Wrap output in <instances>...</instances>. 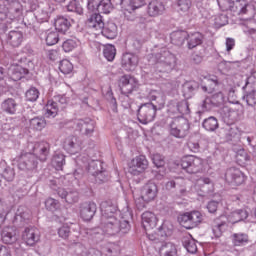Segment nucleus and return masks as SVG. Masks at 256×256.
Returning <instances> with one entry per match:
<instances>
[{
  "instance_id": "obj_1",
  "label": "nucleus",
  "mask_w": 256,
  "mask_h": 256,
  "mask_svg": "<svg viewBox=\"0 0 256 256\" xmlns=\"http://www.w3.org/2000/svg\"><path fill=\"white\" fill-rule=\"evenodd\" d=\"M32 147V153H25L16 157L20 171H34V169H37V157L40 161H47L50 149L48 142H38L32 145Z\"/></svg>"
},
{
  "instance_id": "obj_2",
  "label": "nucleus",
  "mask_w": 256,
  "mask_h": 256,
  "mask_svg": "<svg viewBox=\"0 0 256 256\" xmlns=\"http://www.w3.org/2000/svg\"><path fill=\"white\" fill-rule=\"evenodd\" d=\"M102 217L100 227L103 233L115 235L121 231V222L117 219V208L102 202L100 205Z\"/></svg>"
},
{
  "instance_id": "obj_3",
  "label": "nucleus",
  "mask_w": 256,
  "mask_h": 256,
  "mask_svg": "<svg viewBox=\"0 0 256 256\" xmlns=\"http://www.w3.org/2000/svg\"><path fill=\"white\" fill-rule=\"evenodd\" d=\"M22 8L18 0L0 1V21H5L7 25L21 17Z\"/></svg>"
},
{
  "instance_id": "obj_4",
  "label": "nucleus",
  "mask_w": 256,
  "mask_h": 256,
  "mask_svg": "<svg viewBox=\"0 0 256 256\" xmlns=\"http://www.w3.org/2000/svg\"><path fill=\"white\" fill-rule=\"evenodd\" d=\"M158 189L157 184L153 182H149L146 185L143 186L141 190L140 196H135L134 201L136 204V207L138 209H145V205L147 203H151V201H155V198L157 197Z\"/></svg>"
},
{
  "instance_id": "obj_5",
  "label": "nucleus",
  "mask_w": 256,
  "mask_h": 256,
  "mask_svg": "<svg viewBox=\"0 0 256 256\" xmlns=\"http://www.w3.org/2000/svg\"><path fill=\"white\" fill-rule=\"evenodd\" d=\"M180 165L186 173L193 175L205 171V160L193 155L183 156Z\"/></svg>"
},
{
  "instance_id": "obj_6",
  "label": "nucleus",
  "mask_w": 256,
  "mask_h": 256,
  "mask_svg": "<svg viewBox=\"0 0 256 256\" xmlns=\"http://www.w3.org/2000/svg\"><path fill=\"white\" fill-rule=\"evenodd\" d=\"M169 128L173 137L183 139L189 133V121L183 116L174 117Z\"/></svg>"
},
{
  "instance_id": "obj_7",
  "label": "nucleus",
  "mask_w": 256,
  "mask_h": 256,
  "mask_svg": "<svg viewBox=\"0 0 256 256\" xmlns=\"http://www.w3.org/2000/svg\"><path fill=\"white\" fill-rule=\"evenodd\" d=\"M147 169H149V160H147L146 155L135 156L128 162V173L135 177L143 175Z\"/></svg>"
},
{
  "instance_id": "obj_8",
  "label": "nucleus",
  "mask_w": 256,
  "mask_h": 256,
  "mask_svg": "<svg viewBox=\"0 0 256 256\" xmlns=\"http://www.w3.org/2000/svg\"><path fill=\"white\" fill-rule=\"evenodd\" d=\"M203 221V214L201 212L194 210L191 212H185L178 216V222L185 229H193L197 227Z\"/></svg>"
},
{
  "instance_id": "obj_9",
  "label": "nucleus",
  "mask_w": 256,
  "mask_h": 256,
  "mask_svg": "<svg viewBox=\"0 0 256 256\" xmlns=\"http://www.w3.org/2000/svg\"><path fill=\"white\" fill-rule=\"evenodd\" d=\"M156 115L157 110L155 108V104L152 102L144 103L138 109V121L143 125H147V123L154 121Z\"/></svg>"
},
{
  "instance_id": "obj_10",
  "label": "nucleus",
  "mask_w": 256,
  "mask_h": 256,
  "mask_svg": "<svg viewBox=\"0 0 256 256\" xmlns=\"http://www.w3.org/2000/svg\"><path fill=\"white\" fill-rule=\"evenodd\" d=\"M138 85L139 82L137 79L131 75H123L118 81V87L123 95H130V93H133L137 89Z\"/></svg>"
},
{
  "instance_id": "obj_11",
  "label": "nucleus",
  "mask_w": 256,
  "mask_h": 256,
  "mask_svg": "<svg viewBox=\"0 0 256 256\" xmlns=\"http://www.w3.org/2000/svg\"><path fill=\"white\" fill-rule=\"evenodd\" d=\"M22 240L29 247H34L39 241H41V232L39 228L30 226L24 229L22 233Z\"/></svg>"
},
{
  "instance_id": "obj_12",
  "label": "nucleus",
  "mask_w": 256,
  "mask_h": 256,
  "mask_svg": "<svg viewBox=\"0 0 256 256\" xmlns=\"http://www.w3.org/2000/svg\"><path fill=\"white\" fill-rule=\"evenodd\" d=\"M62 147L70 155H77L83 149V142L76 136H69L64 139Z\"/></svg>"
},
{
  "instance_id": "obj_13",
  "label": "nucleus",
  "mask_w": 256,
  "mask_h": 256,
  "mask_svg": "<svg viewBox=\"0 0 256 256\" xmlns=\"http://www.w3.org/2000/svg\"><path fill=\"white\" fill-rule=\"evenodd\" d=\"M70 127L72 129H75V131H83L85 130V135L88 137H91L93 135V132L95 131V122L93 120L87 119L85 120H75L70 122Z\"/></svg>"
},
{
  "instance_id": "obj_14",
  "label": "nucleus",
  "mask_w": 256,
  "mask_h": 256,
  "mask_svg": "<svg viewBox=\"0 0 256 256\" xmlns=\"http://www.w3.org/2000/svg\"><path fill=\"white\" fill-rule=\"evenodd\" d=\"M225 180L230 185H243L245 183V174L237 168H229L225 173Z\"/></svg>"
},
{
  "instance_id": "obj_15",
  "label": "nucleus",
  "mask_w": 256,
  "mask_h": 256,
  "mask_svg": "<svg viewBox=\"0 0 256 256\" xmlns=\"http://www.w3.org/2000/svg\"><path fill=\"white\" fill-rule=\"evenodd\" d=\"M97 213V204L95 202H84L80 206V217L83 221H91Z\"/></svg>"
},
{
  "instance_id": "obj_16",
  "label": "nucleus",
  "mask_w": 256,
  "mask_h": 256,
  "mask_svg": "<svg viewBox=\"0 0 256 256\" xmlns=\"http://www.w3.org/2000/svg\"><path fill=\"white\" fill-rule=\"evenodd\" d=\"M2 243L6 245H13V243H17L19 240V232L15 229V227H5L1 232Z\"/></svg>"
},
{
  "instance_id": "obj_17",
  "label": "nucleus",
  "mask_w": 256,
  "mask_h": 256,
  "mask_svg": "<svg viewBox=\"0 0 256 256\" xmlns=\"http://www.w3.org/2000/svg\"><path fill=\"white\" fill-rule=\"evenodd\" d=\"M232 9L238 15H247L249 13L255 15V7L249 4L247 0H236Z\"/></svg>"
},
{
  "instance_id": "obj_18",
  "label": "nucleus",
  "mask_w": 256,
  "mask_h": 256,
  "mask_svg": "<svg viewBox=\"0 0 256 256\" xmlns=\"http://www.w3.org/2000/svg\"><path fill=\"white\" fill-rule=\"evenodd\" d=\"M157 223H159V218L155 213L146 211L142 214V226L145 231H151L157 227Z\"/></svg>"
},
{
  "instance_id": "obj_19",
  "label": "nucleus",
  "mask_w": 256,
  "mask_h": 256,
  "mask_svg": "<svg viewBox=\"0 0 256 256\" xmlns=\"http://www.w3.org/2000/svg\"><path fill=\"white\" fill-rule=\"evenodd\" d=\"M27 73H29V70L19 64H12L8 71V75L12 81H21Z\"/></svg>"
},
{
  "instance_id": "obj_20",
  "label": "nucleus",
  "mask_w": 256,
  "mask_h": 256,
  "mask_svg": "<svg viewBox=\"0 0 256 256\" xmlns=\"http://www.w3.org/2000/svg\"><path fill=\"white\" fill-rule=\"evenodd\" d=\"M148 99L156 102V104H154L156 111H161V109L165 108L166 97L162 91L151 90L148 94Z\"/></svg>"
},
{
  "instance_id": "obj_21",
  "label": "nucleus",
  "mask_w": 256,
  "mask_h": 256,
  "mask_svg": "<svg viewBox=\"0 0 256 256\" xmlns=\"http://www.w3.org/2000/svg\"><path fill=\"white\" fill-rule=\"evenodd\" d=\"M139 64V58L132 53H125L122 56V67L126 71H133Z\"/></svg>"
},
{
  "instance_id": "obj_22",
  "label": "nucleus",
  "mask_w": 256,
  "mask_h": 256,
  "mask_svg": "<svg viewBox=\"0 0 256 256\" xmlns=\"http://www.w3.org/2000/svg\"><path fill=\"white\" fill-rule=\"evenodd\" d=\"M57 194L64 199L66 203L69 205H73V203H77L79 201V192L77 191H67L63 188H58Z\"/></svg>"
},
{
  "instance_id": "obj_23",
  "label": "nucleus",
  "mask_w": 256,
  "mask_h": 256,
  "mask_svg": "<svg viewBox=\"0 0 256 256\" xmlns=\"http://www.w3.org/2000/svg\"><path fill=\"white\" fill-rule=\"evenodd\" d=\"M156 63H165V65H173L175 63V55L170 53L167 48H163L160 53L155 54Z\"/></svg>"
},
{
  "instance_id": "obj_24",
  "label": "nucleus",
  "mask_w": 256,
  "mask_h": 256,
  "mask_svg": "<svg viewBox=\"0 0 256 256\" xmlns=\"http://www.w3.org/2000/svg\"><path fill=\"white\" fill-rule=\"evenodd\" d=\"M147 13L150 17H159L165 13V5L162 2L154 0L148 4Z\"/></svg>"
},
{
  "instance_id": "obj_25",
  "label": "nucleus",
  "mask_w": 256,
  "mask_h": 256,
  "mask_svg": "<svg viewBox=\"0 0 256 256\" xmlns=\"http://www.w3.org/2000/svg\"><path fill=\"white\" fill-rule=\"evenodd\" d=\"M88 27H90V29H94L95 31H101L103 29V27H105V22H103V16H101V14H92L88 21Z\"/></svg>"
},
{
  "instance_id": "obj_26",
  "label": "nucleus",
  "mask_w": 256,
  "mask_h": 256,
  "mask_svg": "<svg viewBox=\"0 0 256 256\" xmlns=\"http://www.w3.org/2000/svg\"><path fill=\"white\" fill-rule=\"evenodd\" d=\"M121 5L124 15H127V13L136 11V9H141V7H145V0H130L128 5H125V2H122Z\"/></svg>"
},
{
  "instance_id": "obj_27",
  "label": "nucleus",
  "mask_w": 256,
  "mask_h": 256,
  "mask_svg": "<svg viewBox=\"0 0 256 256\" xmlns=\"http://www.w3.org/2000/svg\"><path fill=\"white\" fill-rule=\"evenodd\" d=\"M18 104L13 98H8L4 100L1 104V109L7 115H15L17 113Z\"/></svg>"
},
{
  "instance_id": "obj_28",
  "label": "nucleus",
  "mask_w": 256,
  "mask_h": 256,
  "mask_svg": "<svg viewBox=\"0 0 256 256\" xmlns=\"http://www.w3.org/2000/svg\"><path fill=\"white\" fill-rule=\"evenodd\" d=\"M247 217H249V213H247V210L240 209L228 215L227 221L228 223L235 224V223H239V221H245Z\"/></svg>"
},
{
  "instance_id": "obj_29",
  "label": "nucleus",
  "mask_w": 256,
  "mask_h": 256,
  "mask_svg": "<svg viewBox=\"0 0 256 256\" xmlns=\"http://www.w3.org/2000/svg\"><path fill=\"white\" fill-rule=\"evenodd\" d=\"M47 127V120L43 117H34L29 120V129L32 131H43Z\"/></svg>"
},
{
  "instance_id": "obj_30",
  "label": "nucleus",
  "mask_w": 256,
  "mask_h": 256,
  "mask_svg": "<svg viewBox=\"0 0 256 256\" xmlns=\"http://www.w3.org/2000/svg\"><path fill=\"white\" fill-rule=\"evenodd\" d=\"M54 26L59 33H67L69 27H71V23L67 18L60 16L55 19Z\"/></svg>"
},
{
  "instance_id": "obj_31",
  "label": "nucleus",
  "mask_w": 256,
  "mask_h": 256,
  "mask_svg": "<svg viewBox=\"0 0 256 256\" xmlns=\"http://www.w3.org/2000/svg\"><path fill=\"white\" fill-rule=\"evenodd\" d=\"M234 247H243L249 243V235L245 233H234L231 236Z\"/></svg>"
},
{
  "instance_id": "obj_32",
  "label": "nucleus",
  "mask_w": 256,
  "mask_h": 256,
  "mask_svg": "<svg viewBox=\"0 0 256 256\" xmlns=\"http://www.w3.org/2000/svg\"><path fill=\"white\" fill-rule=\"evenodd\" d=\"M188 39V49H195L198 45L203 43V34L199 32H194L187 35Z\"/></svg>"
},
{
  "instance_id": "obj_33",
  "label": "nucleus",
  "mask_w": 256,
  "mask_h": 256,
  "mask_svg": "<svg viewBox=\"0 0 256 256\" xmlns=\"http://www.w3.org/2000/svg\"><path fill=\"white\" fill-rule=\"evenodd\" d=\"M100 33L106 37V39H115V37H117V25L113 22H109L106 27L100 30Z\"/></svg>"
},
{
  "instance_id": "obj_34",
  "label": "nucleus",
  "mask_w": 256,
  "mask_h": 256,
  "mask_svg": "<svg viewBox=\"0 0 256 256\" xmlns=\"http://www.w3.org/2000/svg\"><path fill=\"white\" fill-rule=\"evenodd\" d=\"M8 41L12 47H19L23 43V32L21 31H10L8 34Z\"/></svg>"
},
{
  "instance_id": "obj_35",
  "label": "nucleus",
  "mask_w": 256,
  "mask_h": 256,
  "mask_svg": "<svg viewBox=\"0 0 256 256\" xmlns=\"http://www.w3.org/2000/svg\"><path fill=\"white\" fill-rule=\"evenodd\" d=\"M44 111L45 117H57V113L59 112L57 102L53 100H48L46 106L44 107Z\"/></svg>"
},
{
  "instance_id": "obj_36",
  "label": "nucleus",
  "mask_w": 256,
  "mask_h": 256,
  "mask_svg": "<svg viewBox=\"0 0 256 256\" xmlns=\"http://www.w3.org/2000/svg\"><path fill=\"white\" fill-rule=\"evenodd\" d=\"M160 255L162 256H175L177 255V247L171 242H165L160 247Z\"/></svg>"
},
{
  "instance_id": "obj_37",
  "label": "nucleus",
  "mask_w": 256,
  "mask_h": 256,
  "mask_svg": "<svg viewBox=\"0 0 256 256\" xmlns=\"http://www.w3.org/2000/svg\"><path fill=\"white\" fill-rule=\"evenodd\" d=\"M202 127H204L206 131H216V129H219V121H217V118L210 116L203 121Z\"/></svg>"
},
{
  "instance_id": "obj_38",
  "label": "nucleus",
  "mask_w": 256,
  "mask_h": 256,
  "mask_svg": "<svg viewBox=\"0 0 256 256\" xmlns=\"http://www.w3.org/2000/svg\"><path fill=\"white\" fill-rule=\"evenodd\" d=\"M52 165L56 171H63L65 165V156L61 152H56L52 158Z\"/></svg>"
},
{
  "instance_id": "obj_39",
  "label": "nucleus",
  "mask_w": 256,
  "mask_h": 256,
  "mask_svg": "<svg viewBox=\"0 0 256 256\" xmlns=\"http://www.w3.org/2000/svg\"><path fill=\"white\" fill-rule=\"evenodd\" d=\"M81 45V42L77 38H71L66 41H64L62 45V49L65 51V53H71L73 49H77Z\"/></svg>"
},
{
  "instance_id": "obj_40",
  "label": "nucleus",
  "mask_w": 256,
  "mask_h": 256,
  "mask_svg": "<svg viewBox=\"0 0 256 256\" xmlns=\"http://www.w3.org/2000/svg\"><path fill=\"white\" fill-rule=\"evenodd\" d=\"M227 229V223L221 222L219 219H216L212 225V233L216 237H221L223 235V231Z\"/></svg>"
},
{
  "instance_id": "obj_41",
  "label": "nucleus",
  "mask_w": 256,
  "mask_h": 256,
  "mask_svg": "<svg viewBox=\"0 0 256 256\" xmlns=\"http://www.w3.org/2000/svg\"><path fill=\"white\" fill-rule=\"evenodd\" d=\"M116 55H117V49H115L113 45L108 44L104 46L103 56L105 57V59H107L110 62L114 61Z\"/></svg>"
},
{
  "instance_id": "obj_42",
  "label": "nucleus",
  "mask_w": 256,
  "mask_h": 256,
  "mask_svg": "<svg viewBox=\"0 0 256 256\" xmlns=\"http://www.w3.org/2000/svg\"><path fill=\"white\" fill-rule=\"evenodd\" d=\"M59 71H61L63 75H71V73H73V63L67 59L61 60Z\"/></svg>"
},
{
  "instance_id": "obj_43",
  "label": "nucleus",
  "mask_w": 256,
  "mask_h": 256,
  "mask_svg": "<svg viewBox=\"0 0 256 256\" xmlns=\"http://www.w3.org/2000/svg\"><path fill=\"white\" fill-rule=\"evenodd\" d=\"M113 10L111 0H101L98 5V13L109 14Z\"/></svg>"
},
{
  "instance_id": "obj_44",
  "label": "nucleus",
  "mask_w": 256,
  "mask_h": 256,
  "mask_svg": "<svg viewBox=\"0 0 256 256\" xmlns=\"http://www.w3.org/2000/svg\"><path fill=\"white\" fill-rule=\"evenodd\" d=\"M167 113L169 117H173L175 119V115L179 117V108H178V101L177 100H171L167 104Z\"/></svg>"
},
{
  "instance_id": "obj_45",
  "label": "nucleus",
  "mask_w": 256,
  "mask_h": 256,
  "mask_svg": "<svg viewBox=\"0 0 256 256\" xmlns=\"http://www.w3.org/2000/svg\"><path fill=\"white\" fill-rule=\"evenodd\" d=\"M66 9L71 13H77L78 15H83V7H81V4L77 0L70 1L66 6Z\"/></svg>"
},
{
  "instance_id": "obj_46",
  "label": "nucleus",
  "mask_w": 256,
  "mask_h": 256,
  "mask_svg": "<svg viewBox=\"0 0 256 256\" xmlns=\"http://www.w3.org/2000/svg\"><path fill=\"white\" fill-rule=\"evenodd\" d=\"M46 45L52 46L57 45L59 43V33L55 31H48L46 33Z\"/></svg>"
},
{
  "instance_id": "obj_47",
  "label": "nucleus",
  "mask_w": 256,
  "mask_h": 256,
  "mask_svg": "<svg viewBox=\"0 0 256 256\" xmlns=\"http://www.w3.org/2000/svg\"><path fill=\"white\" fill-rule=\"evenodd\" d=\"M9 213V206L3 199L0 198V223H5Z\"/></svg>"
},
{
  "instance_id": "obj_48",
  "label": "nucleus",
  "mask_w": 256,
  "mask_h": 256,
  "mask_svg": "<svg viewBox=\"0 0 256 256\" xmlns=\"http://www.w3.org/2000/svg\"><path fill=\"white\" fill-rule=\"evenodd\" d=\"M189 103L186 100L178 102V116L183 117V115H189Z\"/></svg>"
},
{
  "instance_id": "obj_49",
  "label": "nucleus",
  "mask_w": 256,
  "mask_h": 256,
  "mask_svg": "<svg viewBox=\"0 0 256 256\" xmlns=\"http://www.w3.org/2000/svg\"><path fill=\"white\" fill-rule=\"evenodd\" d=\"M192 5L191 0H178L177 2L178 9L181 13H189Z\"/></svg>"
},
{
  "instance_id": "obj_50",
  "label": "nucleus",
  "mask_w": 256,
  "mask_h": 256,
  "mask_svg": "<svg viewBox=\"0 0 256 256\" xmlns=\"http://www.w3.org/2000/svg\"><path fill=\"white\" fill-rule=\"evenodd\" d=\"M29 219V213L25 212L23 208H19L16 212L14 221L16 223H25Z\"/></svg>"
},
{
  "instance_id": "obj_51",
  "label": "nucleus",
  "mask_w": 256,
  "mask_h": 256,
  "mask_svg": "<svg viewBox=\"0 0 256 256\" xmlns=\"http://www.w3.org/2000/svg\"><path fill=\"white\" fill-rule=\"evenodd\" d=\"M243 99L246 101L247 105L250 107H255L256 105V90H252L250 92H247Z\"/></svg>"
},
{
  "instance_id": "obj_52",
  "label": "nucleus",
  "mask_w": 256,
  "mask_h": 256,
  "mask_svg": "<svg viewBox=\"0 0 256 256\" xmlns=\"http://www.w3.org/2000/svg\"><path fill=\"white\" fill-rule=\"evenodd\" d=\"M187 39V33L177 31L171 34V41L174 43H183Z\"/></svg>"
},
{
  "instance_id": "obj_53",
  "label": "nucleus",
  "mask_w": 256,
  "mask_h": 256,
  "mask_svg": "<svg viewBox=\"0 0 256 256\" xmlns=\"http://www.w3.org/2000/svg\"><path fill=\"white\" fill-rule=\"evenodd\" d=\"M26 101H37L39 99V90L37 88L32 87L26 92Z\"/></svg>"
},
{
  "instance_id": "obj_54",
  "label": "nucleus",
  "mask_w": 256,
  "mask_h": 256,
  "mask_svg": "<svg viewBox=\"0 0 256 256\" xmlns=\"http://www.w3.org/2000/svg\"><path fill=\"white\" fill-rule=\"evenodd\" d=\"M45 207L48 211H57L59 209V201L53 199V198H48L45 201Z\"/></svg>"
},
{
  "instance_id": "obj_55",
  "label": "nucleus",
  "mask_w": 256,
  "mask_h": 256,
  "mask_svg": "<svg viewBox=\"0 0 256 256\" xmlns=\"http://www.w3.org/2000/svg\"><path fill=\"white\" fill-rule=\"evenodd\" d=\"M184 247L188 253H197V242L194 239L187 240L184 244Z\"/></svg>"
},
{
  "instance_id": "obj_56",
  "label": "nucleus",
  "mask_w": 256,
  "mask_h": 256,
  "mask_svg": "<svg viewBox=\"0 0 256 256\" xmlns=\"http://www.w3.org/2000/svg\"><path fill=\"white\" fill-rule=\"evenodd\" d=\"M58 235L61 239H68L69 235H71V228L68 225H63L58 229Z\"/></svg>"
},
{
  "instance_id": "obj_57",
  "label": "nucleus",
  "mask_w": 256,
  "mask_h": 256,
  "mask_svg": "<svg viewBox=\"0 0 256 256\" xmlns=\"http://www.w3.org/2000/svg\"><path fill=\"white\" fill-rule=\"evenodd\" d=\"M152 161L157 168L163 167V165H165V158L159 153L152 155Z\"/></svg>"
},
{
  "instance_id": "obj_58",
  "label": "nucleus",
  "mask_w": 256,
  "mask_h": 256,
  "mask_svg": "<svg viewBox=\"0 0 256 256\" xmlns=\"http://www.w3.org/2000/svg\"><path fill=\"white\" fill-rule=\"evenodd\" d=\"M76 165L80 166L74 171V177L78 179L79 175H83V168L87 167V163H85V161H81V158L78 157L76 159Z\"/></svg>"
},
{
  "instance_id": "obj_59",
  "label": "nucleus",
  "mask_w": 256,
  "mask_h": 256,
  "mask_svg": "<svg viewBox=\"0 0 256 256\" xmlns=\"http://www.w3.org/2000/svg\"><path fill=\"white\" fill-rule=\"evenodd\" d=\"M55 101L60 103V105H67L71 101L69 94L57 95L54 97Z\"/></svg>"
},
{
  "instance_id": "obj_60",
  "label": "nucleus",
  "mask_w": 256,
  "mask_h": 256,
  "mask_svg": "<svg viewBox=\"0 0 256 256\" xmlns=\"http://www.w3.org/2000/svg\"><path fill=\"white\" fill-rule=\"evenodd\" d=\"M0 175L2 177L8 178V179H13L15 173H13V170L11 168H6L5 166L0 165Z\"/></svg>"
},
{
  "instance_id": "obj_61",
  "label": "nucleus",
  "mask_w": 256,
  "mask_h": 256,
  "mask_svg": "<svg viewBox=\"0 0 256 256\" xmlns=\"http://www.w3.org/2000/svg\"><path fill=\"white\" fill-rule=\"evenodd\" d=\"M197 89V82H186L183 85V91L184 93H193Z\"/></svg>"
},
{
  "instance_id": "obj_62",
  "label": "nucleus",
  "mask_w": 256,
  "mask_h": 256,
  "mask_svg": "<svg viewBox=\"0 0 256 256\" xmlns=\"http://www.w3.org/2000/svg\"><path fill=\"white\" fill-rule=\"evenodd\" d=\"M237 161H249V155H247V152L244 149H241L237 152L236 155Z\"/></svg>"
},
{
  "instance_id": "obj_63",
  "label": "nucleus",
  "mask_w": 256,
  "mask_h": 256,
  "mask_svg": "<svg viewBox=\"0 0 256 256\" xmlns=\"http://www.w3.org/2000/svg\"><path fill=\"white\" fill-rule=\"evenodd\" d=\"M99 0H88L87 7L89 11H99Z\"/></svg>"
},
{
  "instance_id": "obj_64",
  "label": "nucleus",
  "mask_w": 256,
  "mask_h": 256,
  "mask_svg": "<svg viewBox=\"0 0 256 256\" xmlns=\"http://www.w3.org/2000/svg\"><path fill=\"white\" fill-rule=\"evenodd\" d=\"M46 56L50 61H57L59 59V51L58 50H48L46 52Z\"/></svg>"
}]
</instances>
